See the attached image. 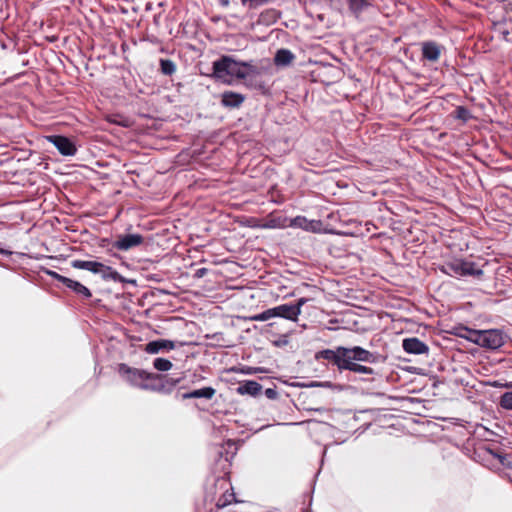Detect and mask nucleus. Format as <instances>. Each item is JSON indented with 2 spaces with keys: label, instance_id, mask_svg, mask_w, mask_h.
<instances>
[{
  "label": "nucleus",
  "instance_id": "a211bd4d",
  "mask_svg": "<svg viewBox=\"0 0 512 512\" xmlns=\"http://www.w3.org/2000/svg\"><path fill=\"white\" fill-rule=\"evenodd\" d=\"M216 391L212 387H204L201 389L193 390L191 392L185 393L183 395V398L189 399V398H205V399H212L215 395Z\"/></svg>",
  "mask_w": 512,
  "mask_h": 512
},
{
  "label": "nucleus",
  "instance_id": "393cba45",
  "mask_svg": "<svg viewBox=\"0 0 512 512\" xmlns=\"http://www.w3.org/2000/svg\"><path fill=\"white\" fill-rule=\"evenodd\" d=\"M161 71L165 75H172L176 71V66L173 61L162 59L160 61Z\"/></svg>",
  "mask_w": 512,
  "mask_h": 512
},
{
  "label": "nucleus",
  "instance_id": "c9c22d12",
  "mask_svg": "<svg viewBox=\"0 0 512 512\" xmlns=\"http://www.w3.org/2000/svg\"><path fill=\"white\" fill-rule=\"evenodd\" d=\"M497 457L499 458V461L501 462V464H504L505 457L500 456V455H498Z\"/></svg>",
  "mask_w": 512,
  "mask_h": 512
},
{
  "label": "nucleus",
  "instance_id": "dca6fc26",
  "mask_svg": "<svg viewBox=\"0 0 512 512\" xmlns=\"http://www.w3.org/2000/svg\"><path fill=\"white\" fill-rule=\"evenodd\" d=\"M423 57L429 61H437L440 56V47L434 42H426L422 47Z\"/></svg>",
  "mask_w": 512,
  "mask_h": 512
},
{
  "label": "nucleus",
  "instance_id": "bb28decb",
  "mask_svg": "<svg viewBox=\"0 0 512 512\" xmlns=\"http://www.w3.org/2000/svg\"><path fill=\"white\" fill-rule=\"evenodd\" d=\"M274 317H276V316H275L274 307H273V308L263 311L262 313L254 315L251 319L254 321L263 322V321H267Z\"/></svg>",
  "mask_w": 512,
  "mask_h": 512
},
{
  "label": "nucleus",
  "instance_id": "72a5a7b5",
  "mask_svg": "<svg viewBox=\"0 0 512 512\" xmlns=\"http://www.w3.org/2000/svg\"><path fill=\"white\" fill-rule=\"evenodd\" d=\"M220 3L223 5V6H228L229 5V0H219Z\"/></svg>",
  "mask_w": 512,
  "mask_h": 512
},
{
  "label": "nucleus",
  "instance_id": "c85d7f7f",
  "mask_svg": "<svg viewBox=\"0 0 512 512\" xmlns=\"http://www.w3.org/2000/svg\"><path fill=\"white\" fill-rule=\"evenodd\" d=\"M489 385L494 388H506V389H512V382H499V381H493L489 382Z\"/></svg>",
  "mask_w": 512,
  "mask_h": 512
},
{
  "label": "nucleus",
  "instance_id": "412c9836",
  "mask_svg": "<svg viewBox=\"0 0 512 512\" xmlns=\"http://www.w3.org/2000/svg\"><path fill=\"white\" fill-rule=\"evenodd\" d=\"M344 370L367 375H372L374 373L372 368L348 360H346Z\"/></svg>",
  "mask_w": 512,
  "mask_h": 512
},
{
  "label": "nucleus",
  "instance_id": "aec40b11",
  "mask_svg": "<svg viewBox=\"0 0 512 512\" xmlns=\"http://www.w3.org/2000/svg\"><path fill=\"white\" fill-rule=\"evenodd\" d=\"M293 59L294 55L291 51L287 49H281L277 51L274 61L276 65L285 66L290 64Z\"/></svg>",
  "mask_w": 512,
  "mask_h": 512
},
{
  "label": "nucleus",
  "instance_id": "6ab92c4d",
  "mask_svg": "<svg viewBox=\"0 0 512 512\" xmlns=\"http://www.w3.org/2000/svg\"><path fill=\"white\" fill-rule=\"evenodd\" d=\"M348 4L349 10L352 14H354L356 17L359 16V14L369 7L371 5V0H345Z\"/></svg>",
  "mask_w": 512,
  "mask_h": 512
},
{
  "label": "nucleus",
  "instance_id": "2f4dec72",
  "mask_svg": "<svg viewBox=\"0 0 512 512\" xmlns=\"http://www.w3.org/2000/svg\"><path fill=\"white\" fill-rule=\"evenodd\" d=\"M307 302L306 298H300L297 300L296 304H292V307H298L299 308V315L302 312V306Z\"/></svg>",
  "mask_w": 512,
  "mask_h": 512
},
{
  "label": "nucleus",
  "instance_id": "7c9ffc66",
  "mask_svg": "<svg viewBox=\"0 0 512 512\" xmlns=\"http://www.w3.org/2000/svg\"><path fill=\"white\" fill-rule=\"evenodd\" d=\"M229 503H231V499H229V497H227L226 495H224L223 498H220L217 502V506L218 507H224L226 505H228Z\"/></svg>",
  "mask_w": 512,
  "mask_h": 512
},
{
  "label": "nucleus",
  "instance_id": "9d476101",
  "mask_svg": "<svg viewBox=\"0 0 512 512\" xmlns=\"http://www.w3.org/2000/svg\"><path fill=\"white\" fill-rule=\"evenodd\" d=\"M321 222L316 220H308L304 216H297L288 219V227L300 228L305 231L318 232L320 230Z\"/></svg>",
  "mask_w": 512,
  "mask_h": 512
},
{
  "label": "nucleus",
  "instance_id": "e433bc0d",
  "mask_svg": "<svg viewBox=\"0 0 512 512\" xmlns=\"http://www.w3.org/2000/svg\"><path fill=\"white\" fill-rule=\"evenodd\" d=\"M228 497L232 499L234 497V495L233 494H229Z\"/></svg>",
  "mask_w": 512,
  "mask_h": 512
},
{
  "label": "nucleus",
  "instance_id": "cd10ccee",
  "mask_svg": "<svg viewBox=\"0 0 512 512\" xmlns=\"http://www.w3.org/2000/svg\"><path fill=\"white\" fill-rule=\"evenodd\" d=\"M278 17L279 13L274 9L267 10L260 15L261 21L265 23L275 22Z\"/></svg>",
  "mask_w": 512,
  "mask_h": 512
},
{
  "label": "nucleus",
  "instance_id": "4be33fe9",
  "mask_svg": "<svg viewBox=\"0 0 512 512\" xmlns=\"http://www.w3.org/2000/svg\"><path fill=\"white\" fill-rule=\"evenodd\" d=\"M102 278L104 280H114V281H121L122 277L121 275L114 269H112L110 266H106L102 263V268H100V273Z\"/></svg>",
  "mask_w": 512,
  "mask_h": 512
},
{
  "label": "nucleus",
  "instance_id": "2eb2a0df",
  "mask_svg": "<svg viewBox=\"0 0 512 512\" xmlns=\"http://www.w3.org/2000/svg\"><path fill=\"white\" fill-rule=\"evenodd\" d=\"M71 265L75 269L88 270L94 274L100 273V268H102V263L97 261L73 260Z\"/></svg>",
  "mask_w": 512,
  "mask_h": 512
},
{
  "label": "nucleus",
  "instance_id": "c756f323",
  "mask_svg": "<svg viewBox=\"0 0 512 512\" xmlns=\"http://www.w3.org/2000/svg\"><path fill=\"white\" fill-rule=\"evenodd\" d=\"M242 4L245 5L246 3H249L250 6H259L265 3H268L269 0H241Z\"/></svg>",
  "mask_w": 512,
  "mask_h": 512
},
{
  "label": "nucleus",
  "instance_id": "f8f14e48",
  "mask_svg": "<svg viewBox=\"0 0 512 512\" xmlns=\"http://www.w3.org/2000/svg\"><path fill=\"white\" fill-rule=\"evenodd\" d=\"M175 347V342L167 339H159L147 343L144 347V351L148 354H157L163 350H173Z\"/></svg>",
  "mask_w": 512,
  "mask_h": 512
},
{
  "label": "nucleus",
  "instance_id": "0eeeda50",
  "mask_svg": "<svg viewBox=\"0 0 512 512\" xmlns=\"http://www.w3.org/2000/svg\"><path fill=\"white\" fill-rule=\"evenodd\" d=\"M447 268L454 273L455 275L459 276H480L482 275V270L477 269L475 267V264L473 262L469 261H454L447 265Z\"/></svg>",
  "mask_w": 512,
  "mask_h": 512
},
{
  "label": "nucleus",
  "instance_id": "473e14b6",
  "mask_svg": "<svg viewBox=\"0 0 512 512\" xmlns=\"http://www.w3.org/2000/svg\"><path fill=\"white\" fill-rule=\"evenodd\" d=\"M205 271H206V270H205L204 268H203V269H199V270L197 271V275H198V276H203V275H204V273H205Z\"/></svg>",
  "mask_w": 512,
  "mask_h": 512
},
{
  "label": "nucleus",
  "instance_id": "f704fd0d",
  "mask_svg": "<svg viewBox=\"0 0 512 512\" xmlns=\"http://www.w3.org/2000/svg\"><path fill=\"white\" fill-rule=\"evenodd\" d=\"M266 393H267V395H268L269 397H271V396H272V394H274V391H273V390H271V389H268V390L266 391Z\"/></svg>",
  "mask_w": 512,
  "mask_h": 512
},
{
  "label": "nucleus",
  "instance_id": "f257e3e1",
  "mask_svg": "<svg viewBox=\"0 0 512 512\" xmlns=\"http://www.w3.org/2000/svg\"><path fill=\"white\" fill-rule=\"evenodd\" d=\"M213 74L223 82L230 83V77L246 79L260 75L261 70L251 62H238L230 56H222L213 63Z\"/></svg>",
  "mask_w": 512,
  "mask_h": 512
},
{
  "label": "nucleus",
  "instance_id": "6e6552de",
  "mask_svg": "<svg viewBox=\"0 0 512 512\" xmlns=\"http://www.w3.org/2000/svg\"><path fill=\"white\" fill-rule=\"evenodd\" d=\"M47 139L64 156H73V155H75V153L77 151L74 143L69 138H67L65 136L51 135V136H48Z\"/></svg>",
  "mask_w": 512,
  "mask_h": 512
},
{
  "label": "nucleus",
  "instance_id": "ddd939ff",
  "mask_svg": "<svg viewBox=\"0 0 512 512\" xmlns=\"http://www.w3.org/2000/svg\"><path fill=\"white\" fill-rule=\"evenodd\" d=\"M276 317H281L290 321H297L299 317V308L292 307V304H282L274 307Z\"/></svg>",
  "mask_w": 512,
  "mask_h": 512
},
{
  "label": "nucleus",
  "instance_id": "39448f33",
  "mask_svg": "<svg viewBox=\"0 0 512 512\" xmlns=\"http://www.w3.org/2000/svg\"><path fill=\"white\" fill-rule=\"evenodd\" d=\"M346 355V360L352 361V362H365V363H375L377 357L374 353L360 347V346H354L351 348L345 347V350H343Z\"/></svg>",
  "mask_w": 512,
  "mask_h": 512
},
{
  "label": "nucleus",
  "instance_id": "20e7f679",
  "mask_svg": "<svg viewBox=\"0 0 512 512\" xmlns=\"http://www.w3.org/2000/svg\"><path fill=\"white\" fill-rule=\"evenodd\" d=\"M345 347L339 346L335 350L325 349L316 354L317 359H325L331 361L337 368L342 371L346 363Z\"/></svg>",
  "mask_w": 512,
  "mask_h": 512
},
{
  "label": "nucleus",
  "instance_id": "7ed1b4c3",
  "mask_svg": "<svg viewBox=\"0 0 512 512\" xmlns=\"http://www.w3.org/2000/svg\"><path fill=\"white\" fill-rule=\"evenodd\" d=\"M474 341L479 346L489 349H497L504 344L503 335L498 330L478 331Z\"/></svg>",
  "mask_w": 512,
  "mask_h": 512
},
{
  "label": "nucleus",
  "instance_id": "5701e85b",
  "mask_svg": "<svg viewBox=\"0 0 512 512\" xmlns=\"http://www.w3.org/2000/svg\"><path fill=\"white\" fill-rule=\"evenodd\" d=\"M264 228H286L288 227V218H271L264 225Z\"/></svg>",
  "mask_w": 512,
  "mask_h": 512
},
{
  "label": "nucleus",
  "instance_id": "1a4fd4ad",
  "mask_svg": "<svg viewBox=\"0 0 512 512\" xmlns=\"http://www.w3.org/2000/svg\"><path fill=\"white\" fill-rule=\"evenodd\" d=\"M49 274L53 278H55L58 281H60L61 283H63L68 288L72 289L77 294H80V295L84 296L85 298L91 297L90 290L86 286L82 285L80 282L74 281V280L67 278L65 276H62L56 272H49Z\"/></svg>",
  "mask_w": 512,
  "mask_h": 512
},
{
  "label": "nucleus",
  "instance_id": "b1692460",
  "mask_svg": "<svg viewBox=\"0 0 512 512\" xmlns=\"http://www.w3.org/2000/svg\"><path fill=\"white\" fill-rule=\"evenodd\" d=\"M499 406L505 410H512V391H507L500 396Z\"/></svg>",
  "mask_w": 512,
  "mask_h": 512
},
{
  "label": "nucleus",
  "instance_id": "f03ea898",
  "mask_svg": "<svg viewBox=\"0 0 512 512\" xmlns=\"http://www.w3.org/2000/svg\"><path fill=\"white\" fill-rule=\"evenodd\" d=\"M118 371L119 374L131 385L142 389H148L149 386L146 381L151 378V374L143 370L131 368L126 364H120Z\"/></svg>",
  "mask_w": 512,
  "mask_h": 512
},
{
  "label": "nucleus",
  "instance_id": "9b49d317",
  "mask_svg": "<svg viewBox=\"0 0 512 512\" xmlns=\"http://www.w3.org/2000/svg\"><path fill=\"white\" fill-rule=\"evenodd\" d=\"M403 349L409 354H424L428 351L427 345L416 337L403 340Z\"/></svg>",
  "mask_w": 512,
  "mask_h": 512
},
{
  "label": "nucleus",
  "instance_id": "4468645a",
  "mask_svg": "<svg viewBox=\"0 0 512 512\" xmlns=\"http://www.w3.org/2000/svg\"><path fill=\"white\" fill-rule=\"evenodd\" d=\"M244 99L245 97L242 94L228 91L222 94L221 102L225 107L236 108L244 102Z\"/></svg>",
  "mask_w": 512,
  "mask_h": 512
},
{
  "label": "nucleus",
  "instance_id": "a878e982",
  "mask_svg": "<svg viewBox=\"0 0 512 512\" xmlns=\"http://www.w3.org/2000/svg\"><path fill=\"white\" fill-rule=\"evenodd\" d=\"M153 366L158 371H168L172 368V363L165 358H156L153 362Z\"/></svg>",
  "mask_w": 512,
  "mask_h": 512
},
{
  "label": "nucleus",
  "instance_id": "423d86ee",
  "mask_svg": "<svg viewBox=\"0 0 512 512\" xmlns=\"http://www.w3.org/2000/svg\"><path fill=\"white\" fill-rule=\"evenodd\" d=\"M144 237L141 234H124L117 236L113 247L119 251H128L142 245Z\"/></svg>",
  "mask_w": 512,
  "mask_h": 512
},
{
  "label": "nucleus",
  "instance_id": "f3484780",
  "mask_svg": "<svg viewBox=\"0 0 512 512\" xmlns=\"http://www.w3.org/2000/svg\"><path fill=\"white\" fill-rule=\"evenodd\" d=\"M262 386L256 381H245L240 384L237 388L239 394H249V395H257L260 393Z\"/></svg>",
  "mask_w": 512,
  "mask_h": 512
}]
</instances>
